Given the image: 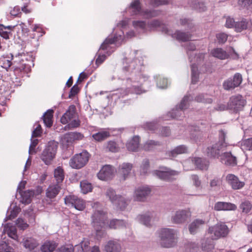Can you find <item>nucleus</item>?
Listing matches in <instances>:
<instances>
[{"label":"nucleus","instance_id":"1","mask_svg":"<svg viewBox=\"0 0 252 252\" xmlns=\"http://www.w3.org/2000/svg\"><path fill=\"white\" fill-rule=\"evenodd\" d=\"M92 223L96 231V235L102 237L105 234V229L121 228L126 227L127 223L123 220L113 219L108 223L106 214L103 211H97L92 216Z\"/></svg>","mask_w":252,"mask_h":252},{"label":"nucleus","instance_id":"2","mask_svg":"<svg viewBox=\"0 0 252 252\" xmlns=\"http://www.w3.org/2000/svg\"><path fill=\"white\" fill-rule=\"evenodd\" d=\"M15 70L28 72L33 66V58L31 54L20 53L12 59Z\"/></svg>","mask_w":252,"mask_h":252},{"label":"nucleus","instance_id":"3","mask_svg":"<svg viewBox=\"0 0 252 252\" xmlns=\"http://www.w3.org/2000/svg\"><path fill=\"white\" fill-rule=\"evenodd\" d=\"M160 245L164 248H172L176 246L177 242V231L170 228H162L159 232Z\"/></svg>","mask_w":252,"mask_h":252},{"label":"nucleus","instance_id":"4","mask_svg":"<svg viewBox=\"0 0 252 252\" xmlns=\"http://www.w3.org/2000/svg\"><path fill=\"white\" fill-rule=\"evenodd\" d=\"M58 143L53 140L49 141L45 149L43 151L40 158L46 165L50 164L55 158Z\"/></svg>","mask_w":252,"mask_h":252},{"label":"nucleus","instance_id":"5","mask_svg":"<svg viewBox=\"0 0 252 252\" xmlns=\"http://www.w3.org/2000/svg\"><path fill=\"white\" fill-rule=\"evenodd\" d=\"M229 232V228L224 223H218L209 228L207 235L212 240H217L226 236Z\"/></svg>","mask_w":252,"mask_h":252},{"label":"nucleus","instance_id":"6","mask_svg":"<svg viewBox=\"0 0 252 252\" xmlns=\"http://www.w3.org/2000/svg\"><path fill=\"white\" fill-rule=\"evenodd\" d=\"M89 159V154L87 151H83L76 154L69 161L70 166L74 169H80L84 166Z\"/></svg>","mask_w":252,"mask_h":252},{"label":"nucleus","instance_id":"7","mask_svg":"<svg viewBox=\"0 0 252 252\" xmlns=\"http://www.w3.org/2000/svg\"><path fill=\"white\" fill-rule=\"evenodd\" d=\"M130 8L132 9L133 14L139 15L145 18L154 17L158 14V12L156 11H142L141 9L140 2L137 0L131 2Z\"/></svg>","mask_w":252,"mask_h":252},{"label":"nucleus","instance_id":"8","mask_svg":"<svg viewBox=\"0 0 252 252\" xmlns=\"http://www.w3.org/2000/svg\"><path fill=\"white\" fill-rule=\"evenodd\" d=\"M246 104V100L241 95L232 96L228 102L229 109L237 112L243 109Z\"/></svg>","mask_w":252,"mask_h":252},{"label":"nucleus","instance_id":"9","mask_svg":"<svg viewBox=\"0 0 252 252\" xmlns=\"http://www.w3.org/2000/svg\"><path fill=\"white\" fill-rule=\"evenodd\" d=\"M64 202L66 205L74 207L79 211L83 210L86 207L85 201L75 195L66 196L64 198Z\"/></svg>","mask_w":252,"mask_h":252},{"label":"nucleus","instance_id":"10","mask_svg":"<svg viewBox=\"0 0 252 252\" xmlns=\"http://www.w3.org/2000/svg\"><path fill=\"white\" fill-rule=\"evenodd\" d=\"M242 82V75L240 73H237L234 74L233 78H229L224 80L222 84V87L225 90H232L238 87Z\"/></svg>","mask_w":252,"mask_h":252},{"label":"nucleus","instance_id":"11","mask_svg":"<svg viewBox=\"0 0 252 252\" xmlns=\"http://www.w3.org/2000/svg\"><path fill=\"white\" fill-rule=\"evenodd\" d=\"M153 174L160 179L170 181L174 179L175 177L179 174V172L170 169H165L164 170H155L153 172Z\"/></svg>","mask_w":252,"mask_h":252},{"label":"nucleus","instance_id":"12","mask_svg":"<svg viewBox=\"0 0 252 252\" xmlns=\"http://www.w3.org/2000/svg\"><path fill=\"white\" fill-rule=\"evenodd\" d=\"M191 217L189 210H180L175 212L172 217L173 222L178 224L185 223Z\"/></svg>","mask_w":252,"mask_h":252},{"label":"nucleus","instance_id":"13","mask_svg":"<svg viewBox=\"0 0 252 252\" xmlns=\"http://www.w3.org/2000/svg\"><path fill=\"white\" fill-rule=\"evenodd\" d=\"M226 181L234 190L240 189L245 185V182L240 181L238 177L232 174H229L226 175Z\"/></svg>","mask_w":252,"mask_h":252},{"label":"nucleus","instance_id":"14","mask_svg":"<svg viewBox=\"0 0 252 252\" xmlns=\"http://www.w3.org/2000/svg\"><path fill=\"white\" fill-rule=\"evenodd\" d=\"M151 191L150 188L147 186H142L138 188L135 191L134 200L138 201H144L149 195Z\"/></svg>","mask_w":252,"mask_h":252},{"label":"nucleus","instance_id":"15","mask_svg":"<svg viewBox=\"0 0 252 252\" xmlns=\"http://www.w3.org/2000/svg\"><path fill=\"white\" fill-rule=\"evenodd\" d=\"M114 170L109 165L104 166L97 174L98 178L101 180H107L111 179L113 176Z\"/></svg>","mask_w":252,"mask_h":252},{"label":"nucleus","instance_id":"16","mask_svg":"<svg viewBox=\"0 0 252 252\" xmlns=\"http://www.w3.org/2000/svg\"><path fill=\"white\" fill-rule=\"evenodd\" d=\"M123 40V36L121 34H119L118 36H114L113 38H112L110 36H108L105 40L103 42V43L101 44L100 49L102 50H106V53H108L109 52L110 53L109 51V48H111V45L114 44L115 42H119L120 41H122Z\"/></svg>","mask_w":252,"mask_h":252},{"label":"nucleus","instance_id":"17","mask_svg":"<svg viewBox=\"0 0 252 252\" xmlns=\"http://www.w3.org/2000/svg\"><path fill=\"white\" fill-rule=\"evenodd\" d=\"M83 138V135L79 132H69L64 135L62 139V143L69 146L75 140H80Z\"/></svg>","mask_w":252,"mask_h":252},{"label":"nucleus","instance_id":"18","mask_svg":"<svg viewBox=\"0 0 252 252\" xmlns=\"http://www.w3.org/2000/svg\"><path fill=\"white\" fill-rule=\"evenodd\" d=\"M224 144L222 141H219L212 146L207 148V153L208 156L212 157H218L219 155L220 151L223 150Z\"/></svg>","mask_w":252,"mask_h":252},{"label":"nucleus","instance_id":"19","mask_svg":"<svg viewBox=\"0 0 252 252\" xmlns=\"http://www.w3.org/2000/svg\"><path fill=\"white\" fill-rule=\"evenodd\" d=\"M191 162L194 163L196 167L201 170H207L208 168L209 163L204 159L199 158H194L191 160H189L185 162L184 166H186Z\"/></svg>","mask_w":252,"mask_h":252},{"label":"nucleus","instance_id":"20","mask_svg":"<svg viewBox=\"0 0 252 252\" xmlns=\"http://www.w3.org/2000/svg\"><path fill=\"white\" fill-rule=\"evenodd\" d=\"M76 108L74 105L69 106L67 111L61 118V122L63 124H66L75 118L76 116Z\"/></svg>","mask_w":252,"mask_h":252},{"label":"nucleus","instance_id":"21","mask_svg":"<svg viewBox=\"0 0 252 252\" xmlns=\"http://www.w3.org/2000/svg\"><path fill=\"white\" fill-rule=\"evenodd\" d=\"M214 209L218 211H234L236 210L237 206L234 204L229 202H218L215 204Z\"/></svg>","mask_w":252,"mask_h":252},{"label":"nucleus","instance_id":"22","mask_svg":"<svg viewBox=\"0 0 252 252\" xmlns=\"http://www.w3.org/2000/svg\"><path fill=\"white\" fill-rule=\"evenodd\" d=\"M167 33L171 34L172 37L175 38L177 40L180 41H186L191 38V35L190 34L182 32L180 31H176L174 34H171L170 31H168L165 26L163 27V31Z\"/></svg>","mask_w":252,"mask_h":252},{"label":"nucleus","instance_id":"23","mask_svg":"<svg viewBox=\"0 0 252 252\" xmlns=\"http://www.w3.org/2000/svg\"><path fill=\"white\" fill-rule=\"evenodd\" d=\"M132 168V165L129 163H124L120 166L118 169V174L123 180H126L130 173Z\"/></svg>","mask_w":252,"mask_h":252},{"label":"nucleus","instance_id":"24","mask_svg":"<svg viewBox=\"0 0 252 252\" xmlns=\"http://www.w3.org/2000/svg\"><path fill=\"white\" fill-rule=\"evenodd\" d=\"M220 161L226 165L234 166L237 164L236 157L233 156L230 152L223 153L221 156Z\"/></svg>","mask_w":252,"mask_h":252},{"label":"nucleus","instance_id":"25","mask_svg":"<svg viewBox=\"0 0 252 252\" xmlns=\"http://www.w3.org/2000/svg\"><path fill=\"white\" fill-rule=\"evenodd\" d=\"M3 233H7L8 236L14 240H17V229L15 226L10 223H7L4 226Z\"/></svg>","mask_w":252,"mask_h":252},{"label":"nucleus","instance_id":"26","mask_svg":"<svg viewBox=\"0 0 252 252\" xmlns=\"http://www.w3.org/2000/svg\"><path fill=\"white\" fill-rule=\"evenodd\" d=\"M105 250L106 252H120L121 246L116 240L109 241L105 246Z\"/></svg>","mask_w":252,"mask_h":252},{"label":"nucleus","instance_id":"27","mask_svg":"<svg viewBox=\"0 0 252 252\" xmlns=\"http://www.w3.org/2000/svg\"><path fill=\"white\" fill-rule=\"evenodd\" d=\"M61 189V187L58 185H50L46 189V197L52 199L55 198L59 193Z\"/></svg>","mask_w":252,"mask_h":252},{"label":"nucleus","instance_id":"28","mask_svg":"<svg viewBox=\"0 0 252 252\" xmlns=\"http://www.w3.org/2000/svg\"><path fill=\"white\" fill-rule=\"evenodd\" d=\"M205 223V221L201 219H196L193 220L189 226V232L191 234L195 233L197 231L201 228Z\"/></svg>","mask_w":252,"mask_h":252},{"label":"nucleus","instance_id":"29","mask_svg":"<svg viewBox=\"0 0 252 252\" xmlns=\"http://www.w3.org/2000/svg\"><path fill=\"white\" fill-rule=\"evenodd\" d=\"M211 54L214 57L220 60H225L229 58V55L226 51L222 48H217L212 50Z\"/></svg>","mask_w":252,"mask_h":252},{"label":"nucleus","instance_id":"30","mask_svg":"<svg viewBox=\"0 0 252 252\" xmlns=\"http://www.w3.org/2000/svg\"><path fill=\"white\" fill-rule=\"evenodd\" d=\"M22 243L26 249L30 251L33 250L38 245L36 240L32 237L24 238Z\"/></svg>","mask_w":252,"mask_h":252},{"label":"nucleus","instance_id":"31","mask_svg":"<svg viewBox=\"0 0 252 252\" xmlns=\"http://www.w3.org/2000/svg\"><path fill=\"white\" fill-rule=\"evenodd\" d=\"M153 217V214L148 213L144 215H141L138 216V221L142 224L146 226H150L151 224V220Z\"/></svg>","mask_w":252,"mask_h":252},{"label":"nucleus","instance_id":"32","mask_svg":"<svg viewBox=\"0 0 252 252\" xmlns=\"http://www.w3.org/2000/svg\"><path fill=\"white\" fill-rule=\"evenodd\" d=\"M21 195V202L24 204H29L31 203L32 198L34 195V192L33 190H27L23 192L20 191Z\"/></svg>","mask_w":252,"mask_h":252},{"label":"nucleus","instance_id":"33","mask_svg":"<svg viewBox=\"0 0 252 252\" xmlns=\"http://www.w3.org/2000/svg\"><path fill=\"white\" fill-rule=\"evenodd\" d=\"M139 137L134 136L126 144L128 150L130 151H136L139 147Z\"/></svg>","mask_w":252,"mask_h":252},{"label":"nucleus","instance_id":"34","mask_svg":"<svg viewBox=\"0 0 252 252\" xmlns=\"http://www.w3.org/2000/svg\"><path fill=\"white\" fill-rule=\"evenodd\" d=\"M14 28L15 26H4L3 25H0V35L5 39H8L9 35L11 34V31Z\"/></svg>","mask_w":252,"mask_h":252},{"label":"nucleus","instance_id":"35","mask_svg":"<svg viewBox=\"0 0 252 252\" xmlns=\"http://www.w3.org/2000/svg\"><path fill=\"white\" fill-rule=\"evenodd\" d=\"M199 72L198 66L195 63L191 64V82L192 84H196L199 80Z\"/></svg>","mask_w":252,"mask_h":252},{"label":"nucleus","instance_id":"36","mask_svg":"<svg viewBox=\"0 0 252 252\" xmlns=\"http://www.w3.org/2000/svg\"><path fill=\"white\" fill-rule=\"evenodd\" d=\"M57 244L54 241H46L41 246L42 252H52L57 247Z\"/></svg>","mask_w":252,"mask_h":252},{"label":"nucleus","instance_id":"37","mask_svg":"<svg viewBox=\"0 0 252 252\" xmlns=\"http://www.w3.org/2000/svg\"><path fill=\"white\" fill-rule=\"evenodd\" d=\"M80 187L81 192L83 194L91 192L93 188L92 184L87 180L82 181L80 183Z\"/></svg>","mask_w":252,"mask_h":252},{"label":"nucleus","instance_id":"38","mask_svg":"<svg viewBox=\"0 0 252 252\" xmlns=\"http://www.w3.org/2000/svg\"><path fill=\"white\" fill-rule=\"evenodd\" d=\"M188 149L185 145H180L175 147L170 152V155L173 157H175L179 154H185L188 152Z\"/></svg>","mask_w":252,"mask_h":252},{"label":"nucleus","instance_id":"39","mask_svg":"<svg viewBox=\"0 0 252 252\" xmlns=\"http://www.w3.org/2000/svg\"><path fill=\"white\" fill-rule=\"evenodd\" d=\"M110 136V133L107 131H99L92 135L93 138L96 141L100 142L104 140Z\"/></svg>","mask_w":252,"mask_h":252},{"label":"nucleus","instance_id":"40","mask_svg":"<svg viewBox=\"0 0 252 252\" xmlns=\"http://www.w3.org/2000/svg\"><path fill=\"white\" fill-rule=\"evenodd\" d=\"M53 111L52 110H49L45 113L43 116V121L47 127H51L53 124Z\"/></svg>","mask_w":252,"mask_h":252},{"label":"nucleus","instance_id":"41","mask_svg":"<svg viewBox=\"0 0 252 252\" xmlns=\"http://www.w3.org/2000/svg\"><path fill=\"white\" fill-rule=\"evenodd\" d=\"M128 202L129 200L128 199L123 196H120L118 198L117 200L115 201L113 204L115 205L117 208L121 210H123L126 207Z\"/></svg>","mask_w":252,"mask_h":252},{"label":"nucleus","instance_id":"42","mask_svg":"<svg viewBox=\"0 0 252 252\" xmlns=\"http://www.w3.org/2000/svg\"><path fill=\"white\" fill-rule=\"evenodd\" d=\"M54 177L58 183L62 182L64 179L63 169L60 167H57L54 171Z\"/></svg>","mask_w":252,"mask_h":252},{"label":"nucleus","instance_id":"43","mask_svg":"<svg viewBox=\"0 0 252 252\" xmlns=\"http://www.w3.org/2000/svg\"><path fill=\"white\" fill-rule=\"evenodd\" d=\"M132 25L136 30H140L142 32H145L148 30V25L143 21H134Z\"/></svg>","mask_w":252,"mask_h":252},{"label":"nucleus","instance_id":"44","mask_svg":"<svg viewBox=\"0 0 252 252\" xmlns=\"http://www.w3.org/2000/svg\"><path fill=\"white\" fill-rule=\"evenodd\" d=\"M248 27V22L245 20H243L239 22H236L235 24V29L237 32H241L244 30H246Z\"/></svg>","mask_w":252,"mask_h":252},{"label":"nucleus","instance_id":"45","mask_svg":"<svg viewBox=\"0 0 252 252\" xmlns=\"http://www.w3.org/2000/svg\"><path fill=\"white\" fill-rule=\"evenodd\" d=\"M106 196L109 198L110 200L113 204L115 201L117 200L119 196H117L115 191L112 189H108L106 192Z\"/></svg>","mask_w":252,"mask_h":252},{"label":"nucleus","instance_id":"46","mask_svg":"<svg viewBox=\"0 0 252 252\" xmlns=\"http://www.w3.org/2000/svg\"><path fill=\"white\" fill-rule=\"evenodd\" d=\"M252 204L249 201H244L240 205V208L242 212L245 213H248L252 209Z\"/></svg>","mask_w":252,"mask_h":252},{"label":"nucleus","instance_id":"47","mask_svg":"<svg viewBox=\"0 0 252 252\" xmlns=\"http://www.w3.org/2000/svg\"><path fill=\"white\" fill-rule=\"evenodd\" d=\"M107 149L111 152H117L120 148L115 141H110L107 143Z\"/></svg>","mask_w":252,"mask_h":252},{"label":"nucleus","instance_id":"48","mask_svg":"<svg viewBox=\"0 0 252 252\" xmlns=\"http://www.w3.org/2000/svg\"><path fill=\"white\" fill-rule=\"evenodd\" d=\"M195 100L199 102H203L207 103H211L212 102V99L208 97L207 95L199 94L195 97Z\"/></svg>","mask_w":252,"mask_h":252},{"label":"nucleus","instance_id":"49","mask_svg":"<svg viewBox=\"0 0 252 252\" xmlns=\"http://www.w3.org/2000/svg\"><path fill=\"white\" fill-rule=\"evenodd\" d=\"M31 140V142L29 147V154L30 155H32L36 153L35 148L38 144V140L37 139H32V137Z\"/></svg>","mask_w":252,"mask_h":252},{"label":"nucleus","instance_id":"50","mask_svg":"<svg viewBox=\"0 0 252 252\" xmlns=\"http://www.w3.org/2000/svg\"><path fill=\"white\" fill-rule=\"evenodd\" d=\"M202 252H217L214 249V246L212 243H209L208 245L202 243Z\"/></svg>","mask_w":252,"mask_h":252},{"label":"nucleus","instance_id":"51","mask_svg":"<svg viewBox=\"0 0 252 252\" xmlns=\"http://www.w3.org/2000/svg\"><path fill=\"white\" fill-rule=\"evenodd\" d=\"M11 64V61L6 58H2L0 60V65L3 68L7 69L10 67Z\"/></svg>","mask_w":252,"mask_h":252},{"label":"nucleus","instance_id":"52","mask_svg":"<svg viewBox=\"0 0 252 252\" xmlns=\"http://www.w3.org/2000/svg\"><path fill=\"white\" fill-rule=\"evenodd\" d=\"M221 183L220 178L215 177L210 181V186L212 188L220 187Z\"/></svg>","mask_w":252,"mask_h":252},{"label":"nucleus","instance_id":"53","mask_svg":"<svg viewBox=\"0 0 252 252\" xmlns=\"http://www.w3.org/2000/svg\"><path fill=\"white\" fill-rule=\"evenodd\" d=\"M0 252H14L13 249L5 242L0 244Z\"/></svg>","mask_w":252,"mask_h":252},{"label":"nucleus","instance_id":"54","mask_svg":"<svg viewBox=\"0 0 252 252\" xmlns=\"http://www.w3.org/2000/svg\"><path fill=\"white\" fill-rule=\"evenodd\" d=\"M56 252H73V247L71 245L62 246L59 248Z\"/></svg>","mask_w":252,"mask_h":252},{"label":"nucleus","instance_id":"55","mask_svg":"<svg viewBox=\"0 0 252 252\" xmlns=\"http://www.w3.org/2000/svg\"><path fill=\"white\" fill-rule=\"evenodd\" d=\"M193 185L197 188H202L201 182L199 177L196 175L191 176Z\"/></svg>","mask_w":252,"mask_h":252},{"label":"nucleus","instance_id":"56","mask_svg":"<svg viewBox=\"0 0 252 252\" xmlns=\"http://www.w3.org/2000/svg\"><path fill=\"white\" fill-rule=\"evenodd\" d=\"M16 225L21 229L25 230L29 226L28 224L20 218H19L16 221Z\"/></svg>","mask_w":252,"mask_h":252},{"label":"nucleus","instance_id":"57","mask_svg":"<svg viewBox=\"0 0 252 252\" xmlns=\"http://www.w3.org/2000/svg\"><path fill=\"white\" fill-rule=\"evenodd\" d=\"M218 41L220 43H224L227 39V35L224 33H219L216 35Z\"/></svg>","mask_w":252,"mask_h":252},{"label":"nucleus","instance_id":"58","mask_svg":"<svg viewBox=\"0 0 252 252\" xmlns=\"http://www.w3.org/2000/svg\"><path fill=\"white\" fill-rule=\"evenodd\" d=\"M157 145V142L152 140H150L145 144L144 145V149L146 151H150L152 150L154 147Z\"/></svg>","mask_w":252,"mask_h":252},{"label":"nucleus","instance_id":"59","mask_svg":"<svg viewBox=\"0 0 252 252\" xmlns=\"http://www.w3.org/2000/svg\"><path fill=\"white\" fill-rule=\"evenodd\" d=\"M190 100L189 96H185L182 99L181 103L179 105V108L180 110H183L187 108L189 101Z\"/></svg>","mask_w":252,"mask_h":252},{"label":"nucleus","instance_id":"60","mask_svg":"<svg viewBox=\"0 0 252 252\" xmlns=\"http://www.w3.org/2000/svg\"><path fill=\"white\" fill-rule=\"evenodd\" d=\"M69 123L67 125V126L70 128H75L80 126V122L78 118H75L71 120V121L69 122Z\"/></svg>","mask_w":252,"mask_h":252},{"label":"nucleus","instance_id":"61","mask_svg":"<svg viewBox=\"0 0 252 252\" xmlns=\"http://www.w3.org/2000/svg\"><path fill=\"white\" fill-rule=\"evenodd\" d=\"M227 53L229 55V58H231L233 59H237L239 58L238 54L235 52L234 49L232 47H229L227 49Z\"/></svg>","mask_w":252,"mask_h":252},{"label":"nucleus","instance_id":"62","mask_svg":"<svg viewBox=\"0 0 252 252\" xmlns=\"http://www.w3.org/2000/svg\"><path fill=\"white\" fill-rule=\"evenodd\" d=\"M90 242L88 240L84 239L81 243V250L83 252H87L89 250Z\"/></svg>","mask_w":252,"mask_h":252},{"label":"nucleus","instance_id":"63","mask_svg":"<svg viewBox=\"0 0 252 252\" xmlns=\"http://www.w3.org/2000/svg\"><path fill=\"white\" fill-rule=\"evenodd\" d=\"M236 23L235 22L234 19L230 17H228L226 18L225 26L228 28H235V24Z\"/></svg>","mask_w":252,"mask_h":252},{"label":"nucleus","instance_id":"64","mask_svg":"<svg viewBox=\"0 0 252 252\" xmlns=\"http://www.w3.org/2000/svg\"><path fill=\"white\" fill-rule=\"evenodd\" d=\"M41 133V127L39 124L37 125L35 129L32 131V138L38 137Z\"/></svg>","mask_w":252,"mask_h":252}]
</instances>
